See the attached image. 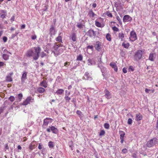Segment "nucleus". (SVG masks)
<instances>
[{"instance_id":"1","label":"nucleus","mask_w":158,"mask_h":158,"mask_svg":"<svg viewBox=\"0 0 158 158\" xmlns=\"http://www.w3.org/2000/svg\"><path fill=\"white\" fill-rule=\"evenodd\" d=\"M63 46V45H58L55 44L52 49V51L55 55L58 56L62 53L63 51V49L60 48V47H62Z\"/></svg>"},{"instance_id":"2","label":"nucleus","mask_w":158,"mask_h":158,"mask_svg":"<svg viewBox=\"0 0 158 158\" xmlns=\"http://www.w3.org/2000/svg\"><path fill=\"white\" fill-rule=\"evenodd\" d=\"M158 143V139L156 138H154L148 141L146 144L147 147H151Z\"/></svg>"},{"instance_id":"3","label":"nucleus","mask_w":158,"mask_h":158,"mask_svg":"<svg viewBox=\"0 0 158 158\" xmlns=\"http://www.w3.org/2000/svg\"><path fill=\"white\" fill-rule=\"evenodd\" d=\"M34 49L35 50L36 54L33 56V59L35 60H36L39 57L40 53L41 51V48L39 47H34Z\"/></svg>"},{"instance_id":"4","label":"nucleus","mask_w":158,"mask_h":158,"mask_svg":"<svg viewBox=\"0 0 158 158\" xmlns=\"http://www.w3.org/2000/svg\"><path fill=\"white\" fill-rule=\"evenodd\" d=\"M142 51L140 50H138L135 54L134 58L136 60H140L142 57Z\"/></svg>"},{"instance_id":"5","label":"nucleus","mask_w":158,"mask_h":158,"mask_svg":"<svg viewBox=\"0 0 158 158\" xmlns=\"http://www.w3.org/2000/svg\"><path fill=\"white\" fill-rule=\"evenodd\" d=\"M34 101V98L31 97L29 96L23 102L22 105H27L30 102H33Z\"/></svg>"},{"instance_id":"6","label":"nucleus","mask_w":158,"mask_h":158,"mask_svg":"<svg viewBox=\"0 0 158 158\" xmlns=\"http://www.w3.org/2000/svg\"><path fill=\"white\" fill-rule=\"evenodd\" d=\"M129 39L131 41H134L137 40V37L136 35L135 31H132L131 32Z\"/></svg>"},{"instance_id":"7","label":"nucleus","mask_w":158,"mask_h":158,"mask_svg":"<svg viewBox=\"0 0 158 158\" xmlns=\"http://www.w3.org/2000/svg\"><path fill=\"white\" fill-rule=\"evenodd\" d=\"M27 72L25 71L23 72L21 80L22 83L23 84L25 82V80L27 79Z\"/></svg>"},{"instance_id":"8","label":"nucleus","mask_w":158,"mask_h":158,"mask_svg":"<svg viewBox=\"0 0 158 158\" xmlns=\"http://www.w3.org/2000/svg\"><path fill=\"white\" fill-rule=\"evenodd\" d=\"M101 19H102V18H100L99 19L95 20V25L96 27H104V25L99 21V20Z\"/></svg>"},{"instance_id":"9","label":"nucleus","mask_w":158,"mask_h":158,"mask_svg":"<svg viewBox=\"0 0 158 158\" xmlns=\"http://www.w3.org/2000/svg\"><path fill=\"white\" fill-rule=\"evenodd\" d=\"M101 43L99 41H97L95 45V47L96 50L100 51L101 49Z\"/></svg>"},{"instance_id":"10","label":"nucleus","mask_w":158,"mask_h":158,"mask_svg":"<svg viewBox=\"0 0 158 158\" xmlns=\"http://www.w3.org/2000/svg\"><path fill=\"white\" fill-rule=\"evenodd\" d=\"M83 78L85 80L89 81L91 80L92 79L89 73L87 72L85 73Z\"/></svg>"},{"instance_id":"11","label":"nucleus","mask_w":158,"mask_h":158,"mask_svg":"<svg viewBox=\"0 0 158 158\" xmlns=\"http://www.w3.org/2000/svg\"><path fill=\"white\" fill-rule=\"evenodd\" d=\"M62 33L61 32H60L59 34V36L56 37L55 40L56 41L59 43H62Z\"/></svg>"},{"instance_id":"12","label":"nucleus","mask_w":158,"mask_h":158,"mask_svg":"<svg viewBox=\"0 0 158 158\" xmlns=\"http://www.w3.org/2000/svg\"><path fill=\"white\" fill-rule=\"evenodd\" d=\"M13 74L12 72L10 73L6 77V81L7 82H10L12 81V79L11 77Z\"/></svg>"},{"instance_id":"13","label":"nucleus","mask_w":158,"mask_h":158,"mask_svg":"<svg viewBox=\"0 0 158 158\" xmlns=\"http://www.w3.org/2000/svg\"><path fill=\"white\" fill-rule=\"evenodd\" d=\"M26 56H27L28 57H31V56H34V52L33 50L30 49L28 50L26 52Z\"/></svg>"},{"instance_id":"14","label":"nucleus","mask_w":158,"mask_h":158,"mask_svg":"<svg viewBox=\"0 0 158 158\" xmlns=\"http://www.w3.org/2000/svg\"><path fill=\"white\" fill-rule=\"evenodd\" d=\"M123 20L124 22L130 21L132 20V18L129 15H126L124 16Z\"/></svg>"},{"instance_id":"15","label":"nucleus","mask_w":158,"mask_h":158,"mask_svg":"<svg viewBox=\"0 0 158 158\" xmlns=\"http://www.w3.org/2000/svg\"><path fill=\"white\" fill-rule=\"evenodd\" d=\"M105 95L106 98L107 99H110L111 97V94L110 92L107 89L105 90Z\"/></svg>"},{"instance_id":"16","label":"nucleus","mask_w":158,"mask_h":158,"mask_svg":"<svg viewBox=\"0 0 158 158\" xmlns=\"http://www.w3.org/2000/svg\"><path fill=\"white\" fill-rule=\"evenodd\" d=\"M87 34L90 37L94 36L95 35V32L92 29L89 30L88 31Z\"/></svg>"},{"instance_id":"17","label":"nucleus","mask_w":158,"mask_h":158,"mask_svg":"<svg viewBox=\"0 0 158 158\" xmlns=\"http://www.w3.org/2000/svg\"><path fill=\"white\" fill-rule=\"evenodd\" d=\"M110 65L114 69L115 71L117 72L118 70V68L116 63L114 62H111L110 64Z\"/></svg>"},{"instance_id":"18","label":"nucleus","mask_w":158,"mask_h":158,"mask_svg":"<svg viewBox=\"0 0 158 158\" xmlns=\"http://www.w3.org/2000/svg\"><path fill=\"white\" fill-rule=\"evenodd\" d=\"M52 119L49 118H46L44 120L43 125L44 126H47L48 123L51 122V120Z\"/></svg>"},{"instance_id":"19","label":"nucleus","mask_w":158,"mask_h":158,"mask_svg":"<svg viewBox=\"0 0 158 158\" xmlns=\"http://www.w3.org/2000/svg\"><path fill=\"white\" fill-rule=\"evenodd\" d=\"M50 129L51 131H52L53 133L54 134H57L58 131V130L57 128L55 127L54 126H51L50 127Z\"/></svg>"},{"instance_id":"20","label":"nucleus","mask_w":158,"mask_h":158,"mask_svg":"<svg viewBox=\"0 0 158 158\" xmlns=\"http://www.w3.org/2000/svg\"><path fill=\"white\" fill-rule=\"evenodd\" d=\"M40 85L44 88H46L48 86V84L45 81H43L40 83Z\"/></svg>"},{"instance_id":"21","label":"nucleus","mask_w":158,"mask_h":158,"mask_svg":"<svg viewBox=\"0 0 158 158\" xmlns=\"http://www.w3.org/2000/svg\"><path fill=\"white\" fill-rule=\"evenodd\" d=\"M88 64L89 65H91L95 64V62L93 60L89 59L88 60Z\"/></svg>"},{"instance_id":"22","label":"nucleus","mask_w":158,"mask_h":158,"mask_svg":"<svg viewBox=\"0 0 158 158\" xmlns=\"http://www.w3.org/2000/svg\"><path fill=\"white\" fill-rule=\"evenodd\" d=\"M76 35L75 33L73 32L72 33L71 38L72 40L73 41H76Z\"/></svg>"},{"instance_id":"23","label":"nucleus","mask_w":158,"mask_h":158,"mask_svg":"<svg viewBox=\"0 0 158 158\" xmlns=\"http://www.w3.org/2000/svg\"><path fill=\"white\" fill-rule=\"evenodd\" d=\"M136 120L137 121L140 120L142 119V115L139 114H136Z\"/></svg>"},{"instance_id":"24","label":"nucleus","mask_w":158,"mask_h":158,"mask_svg":"<svg viewBox=\"0 0 158 158\" xmlns=\"http://www.w3.org/2000/svg\"><path fill=\"white\" fill-rule=\"evenodd\" d=\"M124 37V34L123 32L119 33L118 34V37L119 39H121L122 41L123 40V39Z\"/></svg>"},{"instance_id":"25","label":"nucleus","mask_w":158,"mask_h":158,"mask_svg":"<svg viewBox=\"0 0 158 158\" xmlns=\"http://www.w3.org/2000/svg\"><path fill=\"white\" fill-rule=\"evenodd\" d=\"M154 56H155V54H153L152 53H151L150 54L149 59L150 60L153 61L154 60Z\"/></svg>"},{"instance_id":"26","label":"nucleus","mask_w":158,"mask_h":158,"mask_svg":"<svg viewBox=\"0 0 158 158\" xmlns=\"http://www.w3.org/2000/svg\"><path fill=\"white\" fill-rule=\"evenodd\" d=\"M122 46L125 48H128L130 46V44L128 43L123 42L122 44Z\"/></svg>"},{"instance_id":"27","label":"nucleus","mask_w":158,"mask_h":158,"mask_svg":"<svg viewBox=\"0 0 158 158\" xmlns=\"http://www.w3.org/2000/svg\"><path fill=\"white\" fill-rule=\"evenodd\" d=\"M37 90L40 93H43L45 90L43 88L41 87L38 88Z\"/></svg>"},{"instance_id":"28","label":"nucleus","mask_w":158,"mask_h":158,"mask_svg":"<svg viewBox=\"0 0 158 158\" xmlns=\"http://www.w3.org/2000/svg\"><path fill=\"white\" fill-rule=\"evenodd\" d=\"M88 15L89 16L93 18L95 15V14L92 10H91L89 12Z\"/></svg>"},{"instance_id":"29","label":"nucleus","mask_w":158,"mask_h":158,"mask_svg":"<svg viewBox=\"0 0 158 158\" xmlns=\"http://www.w3.org/2000/svg\"><path fill=\"white\" fill-rule=\"evenodd\" d=\"M51 35H55V29L53 27H52L50 30Z\"/></svg>"},{"instance_id":"30","label":"nucleus","mask_w":158,"mask_h":158,"mask_svg":"<svg viewBox=\"0 0 158 158\" xmlns=\"http://www.w3.org/2000/svg\"><path fill=\"white\" fill-rule=\"evenodd\" d=\"M64 92V90L62 89H59L56 91L57 94H61Z\"/></svg>"},{"instance_id":"31","label":"nucleus","mask_w":158,"mask_h":158,"mask_svg":"<svg viewBox=\"0 0 158 158\" xmlns=\"http://www.w3.org/2000/svg\"><path fill=\"white\" fill-rule=\"evenodd\" d=\"M3 58L5 60H6L9 59V56L7 54H4L2 55Z\"/></svg>"},{"instance_id":"32","label":"nucleus","mask_w":158,"mask_h":158,"mask_svg":"<svg viewBox=\"0 0 158 158\" xmlns=\"http://www.w3.org/2000/svg\"><path fill=\"white\" fill-rule=\"evenodd\" d=\"M76 113L79 116L80 119H81L82 117V114L81 111L77 110L76 112Z\"/></svg>"},{"instance_id":"33","label":"nucleus","mask_w":158,"mask_h":158,"mask_svg":"<svg viewBox=\"0 0 158 158\" xmlns=\"http://www.w3.org/2000/svg\"><path fill=\"white\" fill-rule=\"evenodd\" d=\"M48 146L50 148H53L54 147L53 142L52 141H49L48 143Z\"/></svg>"},{"instance_id":"34","label":"nucleus","mask_w":158,"mask_h":158,"mask_svg":"<svg viewBox=\"0 0 158 158\" xmlns=\"http://www.w3.org/2000/svg\"><path fill=\"white\" fill-rule=\"evenodd\" d=\"M106 39L108 41H110L111 40V36L108 33L106 34Z\"/></svg>"},{"instance_id":"35","label":"nucleus","mask_w":158,"mask_h":158,"mask_svg":"<svg viewBox=\"0 0 158 158\" xmlns=\"http://www.w3.org/2000/svg\"><path fill=\"white\" fill-rule=\"evenodd\" d=\"M106 15L109 17L110 18L112 17L113 16L112 14L109 11H107L106 12Z\"/></svg>"},{"instance_id":"36","label":"nucleus","mask_w":158,"mask_h":158,"mask_svg":"<svg viewBox=\"0 0 158 158\" xmlns=\"http://www.w3.org/2000/svg\"><path fill=\"white\" fill-rule=\"evenodd\" d=\"M82 56L81 55H80L77 57V60L81 61L82 60Z\"/></svg>"},{"instance_id":"37","label":"nucleus","mask_w":158,"mask_h":158,"mask_svg":"<svg viewBox=\"0 0 158 158\" xmlns=\"http://www.w3.org/2000/svg\"><path fill=\"white\" fill-rule=\"evenodd\" d=\"M119 134H120V137H124L125 135L124 132L122 131H120Z\"/></svg>"},{"instance_id":"38","label":"nucleus","mask_w":158,"mask_h":158,"mask_svg":"<svg viewBox=\"0 0 158 158\" xmlns=\"http://www.w3.org/2000/svg\"><path fill=\"white\" fill-rule=\"evenodd\" d=\"M23 95L22 93H20L18 94V98L20 101H21Z\"/></svg>"},{"instance_id":"39","label":"nucleus","mask_w":158,"mask_h":158,"mask_svg":"<svg viewBox=\"0 0 158 158\" xmlns=\"http://www.w3.org/2000/svg\"><path fill=\"white\" fill-rule=\"evenodd\" d=\"M77 27L79 28L80 29H81L83 28V25L81 23H78L77 25Z\"/></svg>"},{"instance_id":"40","label":"nucleus","mask_w":158,"mask_h":158,"mask_svg":"<svg viewBox=\"0 0 158 158\" xmlns=\"http://www.w3.org/2000/svg\"><path fill=\"white\" fill-rule=\"evenodd\" d=\"M104 127L106 129H108L110 127L109 124L107 123H105L104 124Z\"/></svg>"},{"instance_id":"41","label":"nucleus","mask_w":158,"mask_h":158,"mask_svg":"<svg viewBox=\"0 0 158 158\" xmlns=\"http://www.w3.org/2000/svg\"><path fill=\"white\" fill-rule=\"evenodd\" d=\"M9 99L11 102H13L15 100V98L14 96H11L9 98Z\"/></svg>"},{"instance_id":"42","label":"nucleus","mask_w":158,"mask_h":158,"mask_svg":"<svg viewBox=\"0 0 158 158\" xmlns=\"http://www.w3.org/2000/svg\"><path fill=\"white\" fill-rule=\"evenodd\" d=\"M51 45L50 44H48L46 45V48L48 49V50H51Z\"/></svg>"},{"instance_id":"43","label":"nucleus","mask_w":158,"mask_h":158,"mask_svg":"<svg viewBox=\"0 0 158 158\" xmlns=\"http://www.w3.org/2000/svg\"><path fill=\"white\" fill-rule=\"evenodd\" d=\"M47 56V55L46 53H45L44 52H42L40 54V56L42 58H43V57L45 56Z\"/></svg>"},{"instance_id":"44","label":"nucleus","mask_w":158,"mask_h":158,"mask_svg":"<svg viewBox=\"0 0 158 158\" xmlns=\"http://www.w3.org/2000/svg\"><path fill=\"white\" fill-rule=\"evenodd\" d=\"M112 29L114 31H118L119 30L115 26L113 27Z\"/></svg>"},{"instance_id":"45","label":"nucleus","mask_w":158,"mask_h":158,"mask_svg":"<svg viewBox=\"0 0 158 158\" xmlns=\"http://www.w3.org/2000/svg\"><path fill=\"white\" fill-rule=\"evenodd\" d=\"M105 134V131L104 130H102L100 133L99 135L100 136L103 135H104Z\"/></svg>"},{"instance_id":"46","label":"nucleus","mask_w":158,"mask_h":158,"mask_svg":"<svg viewBox=\"0 0 158 158\" xmlns=\"http://www.w3.org/2000/svg\"><path fill=\"white\" fill-rule=\"evenodd\" d=\"M132 122V120L131 118H129L128 119L127 121V123L129 124H131Z\"/></svg>"},{"instance_id":"47","label":"nucleus","mask_w":158,"mask_h":158,"mask_svg":"<svg viewBox=\"0 0 158 158\" xmlns=\"http://www.w3.org/2000/svg\"><path fill=\"white\" fill-rule=\"evenodd\" d=\"M64 98L66 101H68L71 99V98L69 97L67 95H65Z\"/></svg>"},{"instance_id":"48","label":"nucleus","mask_w":158,"mask_h":158,"mask_svg":"<svg viewBox=\"0 0 158 158\" xmlns=\"http://www.w3.org/2000/svg\"><path fill=\"white\" fill-rule=\"evenodd\" d=\"M48 6L46 5H44V8L42 10L44 11H46L48 9Z\"/></svg>"},{"instance_id":"49","label":"nucleus","mask_w":158,"mask_h":158,"mask_svg":"<svg viewBox=\"0 0 158 158\" xmlns=\"http://www.w3.org/2000/svg\"><path fill=\"white\" fill-rule=\"evenodd\" d=\"M6 13L5 11L2 10H0V15L2 14H5Z\"/></svg>"},{"instance_id":"50","label":"nucleus","mask_w":158,"mask_h":158,"mask_svg":"<svg viewBox=\"0 0 158 158\" xmlns=\"http://www.w3.org/2000/svg\"><path fill=\"white\" fill-rule=\"evenodd\" d=\"M7 38L6 36H4L3 37V40L4 42H6L7 40Z\"/></svg>"},{"instance_id":"51","label":"nucleus","mask_w":158,"mask_h":158,"mask_svg":"<svg viewBox=\"0 0 158 158\" xmlns=\"http://www.w3.org/2000/svg\"><path fill=\"white\" fill-rule=\"evenodd\" d=\"M0 15L1 17L3 19L6 16L5 14H2Z\"/></svg>"},{"instance_id":"52","label":"nucleus","mask_w":158,"mask_h":158,"mask_svg":"<svg viewBox=\"0 0 158 158\" xmlns=\"http://www.w3.org/2000/svg\"><path fill=\"white\" fill-rule=\"evenodd\" d=\"M123 71L124 73H126L127 72V70L126 68H124L123 69Z\"/></svg>"},{"instance_id":"53","label":"nucleus","mask_w":158,"mask_h":158,"mask_svg":"<svg viewBox=\"0 0 158 158\" xmlns=\"http://www.w3.org/2000/svg\"><path fill=\"white\" fill-rule=\"evenodd\" d=\"M70 93L69 92H68L67 90L65 91V95H67L69 96L70 95Z\"/></svg>"},{"instance_id":"54","label":"nucleus","mask_w":158,"mask_h":158,"mask_svg":"<svg viewBox=\"0 0 158 158\" xmlns=\"http://www.w3.org/2000/svg\"><path fill=\"white\" fill-rule=\"evenodd\" d=\"M42 145L40 143L39 144V146H38V149H41L42 148Z\"/></svg>"},{"instance_id":"55","label":"nucleus","mask_w":158,"mask_h":158,"mask_svg":"<svg viewBox=\"0 0 158 158\" xmlns=\"http://www.w3.org/2000/svg\"><path fill=\"white\" fill-rule=\"evenodd\" d=\"M127 149H124L122 150V152L123 153H125L127 152Z\"/></svg>"},{"instance_id":"56","label":"nucleus","mask_w":158,"mask_h":158,"mask_svg":"<svg viewBox=\"0 0 158 158\" xmlns=\"http://www.w3.org/2000/svg\"><path fill=\"white\" fill-rule=\"evenodd\" d=\"M37 38V37L35 35H32L31 37V39L32 40H35V39Z\"/></svg>"},{"instance_id":"57","label":"nucleus","mask_w":158,"mask_h":158,"mask_svg":"<svg viewBox=\"0 0 158 158\" xmlns=\"http://www.w3.org/2000/svg\"><path fill=\"white\" fill-rule=\"evenodd\" d=\"M4 65H5V64L3 62H0V67Z\"/></svg>"},{"instance_id":"58","label":"nucleus","mask_w":158,"mask_h":158,"mask_svg":"<svg viewBox=\"0 0 158 158\" xmlns=\"http://www.w3.org/2000/svg\"><path fill=\"white\" fill-rule=\"evenodd\" d=\"M93 47L92 45H89L87 47V48L88 49H93Z\"/></svg>"},{"instance_id":"59","label":"nucleus","mask_w":158,"mask_h":158,"mask_svg":"<svg viewBox=\"0 0 158 158\" xmlns=\"http://www.w3.org/2000/svg\"><path fill=\"white\" fill-rule=\"evenodd\" d=\"M15 20V16H14L13 15L12 16L11 19H10V20H11V21H14Z\"/></svg>"},{"instance_id":"60","label":"nucleus","mask_w":158,"mask_h":158,"mask_svg":"<svg viewBox=\"0 0 158 158\" xmlns=\"http://www.w3.org/2000/svg\"><path fill=\"white\" fill-rule=\"evenodd\" d=\"M25 24H23L21 26V29H23L25 28Z\"/></svg>"},{"instance_id":"61","label":"nucleus","mask_w":158,"mask_h":158,"mask_svg":"<svg viewBox=\"0 0 158 158\" xmlns=\"http://www.w3.org/2000/svg\"><path fill=\"white\" fill-rule=\"evenodd\" d=\"M150 89H145V91L146 93H148L149 92V91H150Z\"/></svg>"},{"instance_id":"62","label":"nucleus","mask_w":158,"mask_h":158,"mask_svg":"<svg viewBox=\"0 0 158 158\" xmlns=\"http://www.w3.org/2000/svg\"><path fill=\"white\" fill-rule=\"evenodd\" d=\"M29 148L31 150H32L34 148V147L33 145H31L30 146Z\"/></svg>"},{"instance_id":"63","label":"nucleus","mask_w":158,"mask_h":158,"mask_svg":"<svg viewBox=\"0 0 158 158\" xmlns=\"http://www.w3.org/2000/svg\"><path fill=\"white\" fill-rule=\"evenodd\" d=\"M96 6H97L96 4L95 3H94L92 5V6L94 8L96 7Z\"/></svg>"},{"instance_id":"64","label":"nucleus","mask_w":158,"mask_h":158,"mask_svg":"<svg viewBox=\"0 0 158 158\" xmlns=\"http://www.w3.org/2000/svg\"><path fill=\"white\" fill-rule=\"evenodd\" d=\"M129 69H131V71H133L134 70V69L133 68L132 66H130L129 67Z\"/></svg>"}]
</instances>
